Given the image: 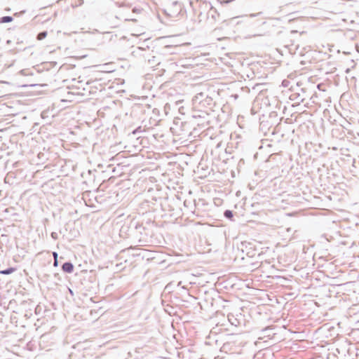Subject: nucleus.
<instances>
[{
    "label": "nucleus",
    "mask_w": 359,
    "mask_h": 359,
    "mask_svg": "<svg viewBox=\"0 0 359 359\" xmlns=\"http://www.w3.org/2000/svg\"><path fill=\"white\" fill-rule=\"evenodd\" d=\"M62 269L65 272L72 273L74 270V266L70 262H66L63 264Z\"/></svg>",
    "instance_id": "nucleus-1"
},
{
    "label": "nucleus",
    "mask_w": 359,
    "mask_h": 359,
    "mask_svg": "<svg viewBox=\"0 0 359 359\" xmlns=\"http://www.w3.org/2000/svg\"><path fill=\"white\" fill-rule=\"evenodd\" d=\"M15 271V269H14V268H9V269H8L6 270L0 271V273L1 274L8 275V274H11V273H13Z\"/></svg>",
    "instance_id": "nucleus-2"
},
{
    "label": "nucleus",
    "mask_w": 359,
    "mask_h": 359,
    "mask_svg": "<svg viewBox=\"0 0 359 359\" xmlns=\"http://www.w3.org/2000/svg\"><path fill=\"white\" fill-rule=\"evenodd\" d=\"M13 20V18L10 16H4L0 19V22L1 23H6V22H10Z\"/></svg>",
    "instance_id": "nucleus-3"
},
{
    "label": "nucleus",
    "mask_w": 359,
    "mask_h": 359,
    "mask_svg": "<svg viewBox=\"0 0 359 359\" xmlns=\"http://www.w3.org/2000/svg\"><path fill=\"white\" fill-rule=\"evenodd\" d=\"M47 36V32H41L38 34L37 36V39L38 40H42L44 38H46Z\"/></svg>",
    "instance_id": "nucleus-4"
},
{
    "label": "nucleus",
    "mask_w": 359,
    "mask_h": 359,
    "mask_svg": "<svg viewBox=\"0 0 359 359\" xmlns=\"http://www.w3.org/2000/svg\"><path fill=\"white\" fill-rule=\"evenodd\" d=\"M224 216L229 219H232L233 217V212L231 210H226L224 212Z\"/></svg>",
    "instance_id": "nucleus-5"
},
{
    "label": "nucleus",
    "mask_w": 359,
    "mask_h": 359,
    "mask_svg": "<svg viewBox=\"0 0 359 359\" xmlns=\"http://www.w3.org/2000/svg\"><path fill=\"white\" fill-rule=\"evenodd\" d=\"M54 266H57V259H55L54 260V264H53Z\"/></svg>",
    "instance_id": "nucleus-6"
},
{
    "label": "nucleus",
    "mask_w": 359,
    "mask_h": 359,
    "mask_svg": "<svg viewBox=\"0 0 359 359\" xmlns=\"http://www.w3.org/2000/svg\"><path fill=\"white\" fill-rule=\"evenodd\" d=\"M54 259H57V254L56 252H53Z\"/></svg>",
    "instance_id": "nucleus-7"
},
{
    "label": "nucleus",
    "mask_w": 359,
    "mask_h": 359,
    "mask_svg": "<svg viewBox=\"0 0 359 359\" xmlns=\"http://www.w3.org/2000/svg\"><path fill=\"white\" fill-rule=\"evenodd\" d=\"M231 1V0H227V1H224L222 3L227 4V3H229Z\"/></svg>",
    "instance_id": "nucleus-8"
}]
</instances>
